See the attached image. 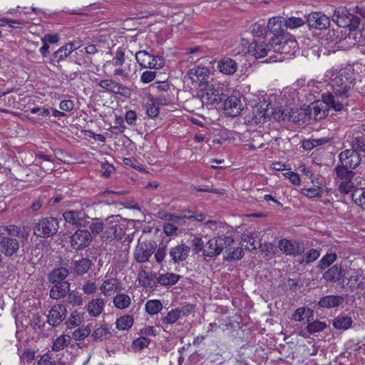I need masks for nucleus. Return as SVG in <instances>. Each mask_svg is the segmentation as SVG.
Instances as JSON below:
<instances>
[{
	"label": "nucleus",
	"instance_id": "obj_1",
	"mask_svg": "<svg viewBox=\"0 0 365 365\" xmlns=\"http://www.w3.org/2000/svg\"><path fill=\"white\" fill-rule=\"evenodd\" d=\"M324 81H328L327 87H330L331 92L327 90V93L321 96V101L325 107L321 105V112L324 117L328 115L329 109L341 111L344 108V101L347 98V92L353 82L352 73L346 68L339 71L335 69L328 70L324 76ZM322 115V113H321Z\"/></svg>",
	"mask_w": 365,
	"mask_h": 365
},
{
	"label": "nucleus",
	"instance_id": "obj_2",
	"mask_svg": "<svg viewBox=\"0 0 365 365\" xmlns=\"http://www.w3.org/2000/svg\"><path fill=\"white\" fill-rule=\"evenodd\" d=\"M201 101L207 106L217 105L222 101L225 95L223 86L217 82L205 83L200 91Z\"/></svg>",
	"mask_w": 365,
	"mask_h": 365
},
{
	"label": "nucleus",
	"instance_id": "obj_3",
	"mask_svg": "<svg viewBox=\"0 0 365 365\" xmlns=\"http://www.w3.org/2000/svg\"><path fill=\"white\" fill-rule=\"evenodd\" d=\"M334 19L333 21L339 27L348 28L350 31H356L360 24V19L351 14L349 10L344 6H339L334 11Z\"/></svg>",
	"mask_w": 365,
	"mask_h": 365
},
{
	"label": "nucleus",
	"instance_id": "obj_4",
	"mask_svg": "<svg viewBox=\"0 0 365 365\" xmlns=\"http://www.w3.org/2000/svg\"><path fill=\"white\" fill-rule=\"evenodd\" d=\"M337 178L340 180L339 187L341 193L348 195L352 193L356 188V180L354 176L356 173L344 168H335Z\"/></svg>",
	"mask_w": 365,
	"mask_h": 365
},
{
	"label": "nucleus",
	"instance_id": "obj_5",
	"mask_svg": "<svg viewBox=\"0 0 365 365\" xmlns=\"http://www.w3.org/2000/svg\"><path fill=\"white\" fill-rule=\"evenodd\" d=\"M233 242L232 237L220 236L213 237L205 245L203 255L207 257L219 255L224 249L230 246Z\"/></svg>",
	"mask_w": 365,
	"mask_h": 365
},
{
	"label": "nucleus",
	"instance_id": "obj_6",
	"mask_svg": "<svg viewBox=\"0 0 365 365\" xmlns=\"http://www.w3.org/2000/svg\"><path fill=\"white\" fill-rule=\"evenodd\" d=\"M57 219L48 217L40 220L34 227V234L41 237H49L54 235L58 230Z\"/></svg>",
	"mask_w": 365,
	"mask_h": 365
},
{
	"label": "nucleus",
	"instance_id": "obj_7",
	"mask_svg": "<svg viewBox=\"0 0 365 365\" xmlns=\"http://www.w3.org/2000/svg\"><path fill=\"white\" fill-rule=\"evenodd\" d=\"M135 59L140 66L145 68L159 69L165 65V60L163 57L154 56L145 50L136 52Z\"/></svg>",
	"mask_w": 365,
	"mask_h": 365
},
{
	"label": "nucleus",
	"instance_id": "obj_8",
	"mask_svg": "<svg viewBox=\"0 0 365 365\" xmlns=\"http://www.w3.org/2000/svg\"><path fill=\"white\" fill-rule=\"evenodd\" d=\"M271 46L273 48L274 52L279 53L291 57L294 55L298 46L296 40L292 38L284 37L275 41L274 38L270 39Z\"/></svg>",
	"mask_w": 365,
	"mask_h": 365
},
{
	"label": "nucleus",
	"instance_id": "obj_9",
	"mask_svg": "<svg viewBox=\"0 0 365 365\" xmlns=\"http://www.w3.org/2000/svg\"><path fill=\"white\" fill-rule=\"evenodd\" d=\"M98 86L108 93L119 95L125 98H129L132 93L129 87L113 79L101 80L98 83Z\"/></svg>",
	"mask_w": 365,
	"mask_h": 365
},
{
	"label": "nucleus",
	"instance_id": "obj_10",
	"mask_svg": "<svg viewBox=\"0 0 365 365\" xmlns=\"http://www.w3.org/2000/svg\"><path fill=\"white\" fill-rule=\"evenodd\" d=\"M157 247L154 241L138 242L134 252L135 259L140 263L147 262Z\"/></svg>",
	"mask_w": 365,
	"mask_h": 365
},
{
	"label": "nucleus",
	"instance_id": "obj_11",
	"mask_svg": "<svg viewBox=\"0 0 365 365\" xmlns=\"http://www.w3.org/2000/svg\"><path fill=\"white\" fill-rule=\"evenodd\" d=\"M339 159L341 165L337 168H344L347 170L349 168H356L360 165L361 160L360 154L351 148H347L341 152L339 155Z\"/></svg>",
	"mask_w": 365,
	"mask_h": 365
},
{
	"label": "nucleus",
	"instance_id": "obj_12",
	"mask_svg": "<svg viewBox=\"0 0 365 365\" xmlns=\"http://www.w3.org/2000/svg\"><path fill=\"white\" fill-rule=\"evenodd\" d=\"M92 241L91 234L86 230H78L71 237V247L81 250L88 247Z\"/></svg>",
	"mask_w": 365,
	"mask_h": 365
},
{
	"label": "nucleus",
	"instance_id": "obj_13",
	"mask_svg": "<svg viewBox=\"0 0 365 365\" xmlns=\"http://www.w3.org/2000/svg\"><path fill=\"white\" fill-rule=\"evenodd\" d=\"M337 37L338 35L334 29H325L321 31V46L324 47V55L336 51Z\"/></svg>",
	"mask_w": 365,
	"mask_h": 365
},
{
	"label": "nucleus",
	"instance_id": "obj_14",
	"mask_svg": "<svg viewBox=\"0 0 365 365\" xmlns=\"http://www.w3.org/2000/svg\"><path fill=\"white\" fill-rule=\"evenodd\" d=\"M267 29L273 34L275 41L284 38V31L287 29L285 19L281 16H274L269 19Z\"/></svg>",
	"mask_w": 365,
	"mask_h": 365
},
{
	"label": "nucleus",
	"instance_id": "obj_15",
	"mask_svg": "<svg viewBox=\"0 0 365 365\" xmlns=\"http://www.w3.org/2000/svg\"><path fill=\"white\" fill-rule=\"evenodd\" d=\"M63 216L66 222L85 227L88 225L89 217L83 211L69 210L63 212Z\"/></svg>",
	"mask_w": 365,
	"mask_h": 365
},
{
	"label": "nucleus",
	"instance_id": "obj_16",
	"mask_svg": "<svg viewBox=\"0 0 365 365\" xmlns=\"http://www.w3.org/2000/svg\"><path fill=\"white\" fill-rule=\"evenodd\" d=\"M224 110L226 115L235 117L242 110V104L240 98L235 96L227 97L224 101Z\"/></svg>",
	"mask_w": 365,
	"mask_h": 365
},
{
	"label": "nucleus",
	"instance_id": "obj_17",
	"mask_svg": "<svg viewBox=\"0 0 365 365\" xmlns=\"http://www.w3.org/2000/svg\"><path fill=\"white\" fill-rule=\"evenodd\" d=\"M67 310L63 304H56L50 310L48 322L53 327L59 325L66 316Z\"/></svg>",
	"mask_w": 365,
	"mask_h": 365
},
{
	"label": "nucleus",
	"instance_id": "obj_18",
	"mask_svg": "<svg viewBox=\"0 0 365 365\" xmlns=\"http://www.w3.org/2000/svg\"><path fill=\"white\" fill-rule=\"evenodd\" d=\"M119 216H110L105 220L106 230L102 234L103 239L116 238L118 235L117 233Z\"/></svg>",
	"mask_w": 365,
	"mask_h": 365
},
{
	"label": "nucleus",
	"instance_id": "obj_19",
	"mask_svg": "<svg viewBox=\"0 0 365 365\" xmlns=\"http://www.w3.org/2000/svg\"><path fill=\"white\" fill-rule=\"evenodd\" d=\"M190 247L185 244L178 245L170 250V256L175 263L185 260L189 256Z\"/></svg>",
	"mask_w": 365,
	"mask_h": 365
},
{
	"label": "nucleus",
	"instance_id": "obj_20",
	"mask_svg": "<svg viewBox=\"0 0 365 365\" xmlns=\"http://www.w3.org/2000/svg\"><path fill=\"white\" fill-rule=\"evenodd\" d=\"M2 253L6 257H11L19 250V242L17 239L6 237L0 244Z\"/></svg>",
	"mask_w": 365,
	"mask_h": 365
},
{
	"label": "nucleus",
	"instance_id": "obj_21",
	"mask_svg": "<svg viewBox=\"0 0 365 365\" xmlns=\"http://www.w3.org/2000/svg\"><path fill=\"white\" fill-rule=\"evenodd\" d=\"M279 248L286 255H299L302 252V247L299 242L286 239L279 242Z\"/></svg>",
	"mask_w": 365,
	"mask_h": 365
},
{
	"label": "nucleus",
	"instance_id": "obj_22",
	"mask_svg": "<svg viewBox=\"0 0 365 365\" xmlns=\"http://www.w3.org/2000/svg\"><path fill=\"white\" fill-rule=\"evenodd\" d=\"M210 74V71L206 67L196 66L189 70L188 76L193 83H201L206 81Z\"/></svg>",
	"mask_w": 365,
	"mask_h": 365
},
{
	"label": "nucleus",
	"instance_id": "obj_23",
	"mask_svg": "<svg viewBox=\"0 0 365 365\" xmlns=\"http://www.w3.org/2000/svg\"><path fill=\"white\" fill-rule=\"evenodd\" d=\"M344 272L341 267L334 265L329 268L323 274V278L329 282H336L342 280L341 283L344 282Z\"/></svg>",
	"mask_w": 365,
	"mask_h": 365
},
{
	"label": "nucleus",
	"instance_id": "obj_24",
	"mask_svg": "<svg viewBox=\"0 0 365 365\" xmlns=\"http://www.w3.org/2000/svg\"><path fill=\"white\" fill-rule=\"evenodd\" d=\"M54 285L50 290V297L53 299H59L67 295L70 290V283L68 282L53 283Z\"/></svg>",
	"mask_w": 365,
	"mask_h": 365
},
{
	"label": "nucleus",
	"instance_id": "obj_25",
	"mask_svg": "<svg viewBox=\"0 0 365 365\" xmlns=\"http://www.w3.org/2000/svg\"><path fill=\"white\" fill-rule=\"evenodd\" d=\"M92 262L88 258H82L72 262L71 270L76 275L82 276L91 267Z\"/></svg>",
	"mask_w": 365,
	"mask_h": 365
},
{
	"label": "nucleus",
	"instance_id": "obj_26",
	"mask_svg": "<svg viewBox=\"0 0 365 365\" xmlns=\"http://www.w3.org/2000/svg\"><path fill=\"white\" fill-rule=\"evenodd\" d=\"M217 68L224 74L232 75L237 71V64L230 58H224L218 61Z\"/></svg>",
	"mask_w": 365,
	"mask_h": 365
},
{
	"label": "nucleus",
	"instance_id": "obj_27",
	"mask_svg": "<svg viewBox=\"0 0 365 365\" xmlns=\"http://www.w3.org/2000/svg\"><path fill=\"white\" fill-rule=\"evenodd\" d=\"M346 143H348L351 149L359 153H365V138L359 133L356 135H348Z\"/></svg>",
	"mask_w": 365,
	"mask_h": 365
},
{
	"label": "nucleus",
	"instance_id": "obj_28",
	"mask_svg": "<svg viewBox=\"0 0 365 365\" xmlns=\"http://www.w3.org/2000/svg\"><path fill=\"white\" fill-rule=\"evenodd\" d=\"M120 287V283L115 278H111L105 280L100 287L101 293L105 296H111L114 294Z\"/></svg>",
	"mask_w": 365,
	"mask_h": 365
},
{
	"label": "nucleus",
	"instance_id": "obj_29",
	"mask_svg": "<svg viewBox=\"0 0 365 365\" xmlns=\"http://www.w3.org/2000/svg\"><path fill=\"white\" fill-rule=\"evenodd\" d=\"M344 301V298L339 295H329L321 298V307L328 309L334 308L341 305Z\"/></svg>",
	"mask_w": 365,
	"mask_h": 365
},
{
	"label": "nucleus",
	"instance_id": "obj_30",
	"mask_svg": "<svg viewBox=\"0 0 365 365\" xmlns=\"http://www.w3.org/2000/svg\"><path fill=\"white\" fill-rule=\"evenodd\" d=\"M104 304V301L102 299H92L87 305V311L91 316L98 317L102 313Z\"/></svg>",
	"mask_w": 365,
	"mask_h": 365
},
{
	"label": "nucleus",
	"instance_id": "obj_31",
	"mask_svg": "<svg viewBox=\"0 0 365 365\" xmlns=\"http://www.w3.org/2000/svg\"><path fill=\"white\" fill-rule=\"evenodd\" d=\"M68 275V269L65 267L54 269L48 274V281L51 283H60L66 282L64 279Z\"/></svg>",
	"mask_w": 365,
	"mask_h": 365
},
{
	"label": "nucleus",
	"instance_id": "obj_32",
	"mask_svg": "<svg viewBox=\"0 0 365 365\" xmlns=\"http://www.w3.org/2000/svg\"><path fill=\"white\" fill-rule=\"evenodd\" d=\"M329 142V140L327 139H322L321 138V150H323V157H325L327 158V163H333L334 161V154L336 153V148L334 145L329 143L327 147L326 150L327 152H324L325 148L324 145Z\"/></svg>",
	"mask_w": 365,
	"mask_h": 365
},
{
	"label": "nucleus",
	"instance_id": "obj_33",
	"mask_svg": "<svg viewBox=\"0 0 365 365\" xmlns=\"http://www.w3.org/2000/svg\"><path fill=\"white\" fill-rule=\"evenodd\" d=\"M252 43H255L253 53L257 58L264 57L270 50V46L263 41H256Z\"/></svg>",
	"mask_w": 365,
	"mask_h": 365
},
{
	"label": "nucleus",
	"instance_id": "obj_34",
	"mask_svg": "<svg viewBox=\"0 0 365 365\" xmlns=\"http://www.w3.org/2000/svg\"><path fill=\"white\" fill-rule=\"evenodd\" d=\"M181 315L180 309H173L168 314L161 319L162 323L165 327H163L164 330L167 329L168 325L174 324Z\"/></svg>",
	"mask_w": 365,
	"mask_h": 365
},
{
	"label": "nucleus",
	"instance_id": "obj_35",
	"mask_svg": "<svg viewBox=\"0 0 365 365\" xmlns=\"http://www.w3.org/2000/svg\"><path fill=\"white\" fill-rule=\"evenodd\" d=\"M180 279V275L167 272L164 274H160L158 278V282L163 286H172L175 284Z\"/></svg>",
	"mask_w": 365,
	"mask_h": 365
},
{
	"label": "nucleus",
	"instance_id": "obj_36",
	"mask_svg": "<svg viewBox=\"0 0 365 365\" xmlns=\"http://www.w3.org/2000/svg\"><path fill=\"white\" fill-rule=\"evenodd\" d=\"M125 63V53L122 50H118L111 61H106L103 67L110 70V67H120Z\"/></svg>",
	"mask_w": 365,
	"mask_h": 365
},
{
	"label": "nucleus",
	"instance_id": "obj_37",
	"mask_svg": "<svg viewBox=\"0 0 365 365\" xmlns=\"http://www.w3.org/2000/svg\"><path fill=\"white\" fill-rule=\"evenodd\" d=\"M134 322L133 317L130 315H124L118 318L115 322L116 328L118 330H128Z\"/></svg>",
	"mask_w": 365,
	"mask_h": 365
},
{
	"label": "nucleus",
	"instance_id": "obj_38",
	"mask_svg": "<svg viewBox=\"0 0 365 365\" xmlns=\"http://www.w3.org/2000/svg\"><path fill=\"white\" fill-rule=\"evenodd\" d=\"M111 335V332L110 331V328L107 326H101L97 328L91 334V337L94 340H100L102 341L104 339H108Z\"/></svg>",
	"mask_w": 365,
	"mask_h": 365
},
{
	"label": "nucleus",
	"instance_id": "obj_39",
	"mask_svg": "<svg viewBox=\"0 0 365 365\" xmlns=\"http://www.w3.org/2000/svg\"><path fill=\"white\" fill-rule=\"evenodd\" d=\"M113 302L116 308L122 309L129 307L130 298L125 294H118L114 297Z\"/></svg>",
	"mask_w": 365,
	"mask_h": 365
},
{
	"label": "nucleus",
	"instance_id": "obj_40",
	"mask_svg": "<svg viewBox=\"0 0 365 365\" xmlns=\"http://www.w3.org/2000/svg\"><path fill=\"white\" fill-rule=\"evenodd\" d=\"M71 341L69 335H61L53 343L52 350L58 351L66 347Z\"/></svg>",
	"mask_w": 365,
	"mask_h": 365
},
{
	"label": "nucleus",
	"instance_id": "obj_41",
	"mask_svg": "<svg viewBox=\"0 0 365 365\" xmlns=\"http://www.w3.org/2000/svg\"><path fill=\"white\" fill-rule=\"evenodd\" d=\"M145 310L150 314L154 315L160 312L163 309V304L160 300L152 299L148 300L145 304Z\"/></svg>",
	"mask_w": 365,
	"mask_h": 365
},
{
	"label": "nucleus",
	"instance_id": "obj_42",
	"mask_svg": "<svg viewBox=\"0 0 365 365\" xmlns=\"http://www.w3.org/2000/svg\"><path fill=\"white\" fill-rule=\"evenodd\" d=\"M353 201L358 205L365 209V189L357 188L351 193Z\"/></svg>",
	"mask_w": 365,
	"mask_h": 365
},
{
	"label": "nucleus",
	"instance_id": "obj_43",
	"mask_svg": "<svg viewBox=\"0 0 365 365\" xmlns=\"http://www.w3.org/2000/svg\"><path fill=\"white\" fill-rule=\"evenodd\" d=\"M38 365H65V363L60 359H56L53 357V354L48 353L41 356Z\"/></svg>",
	"mask_w": 365,
	"mask_h": 365
},
{
	"label": "nucleus",
	"instance_id": "obj_44",
	"mask_svg": "<svg viewBox=\"0 0 365 365\" xmlns=\"http://www.w3.org/2000/svg\"><path fill=\"white\" fill-rule=\"evenodd\" d=\"M5 232H7L8 236L10 237L15 238L16 237H19L21 235V237L23 239H26L28 236V233L25 232H21L20 227L16 225H9L4 226Z\"/></svg>",
	"mask_w": 365,
	"mask_h": 365
},
{
	"label": "nucleus",
	"instance_id": "obj_45",
	"mask_svg": "<svg viewBox=\"0 0 365 365\" xmlns=\"http://www.w3.org/2000/svg\"><path fill=\"white\" fill-rule=\"evenodd\" d=\"M352 324L351 317H339L333 321V325L338 329H347Z\"/></svg>",
	"mask_w": 365,
	"mask_h": 365
},
{
	"label": "nucleus",
	"instance_id": "obj_46",
	"mask_svg": "<svg viewBox=\"0 0 365 365\" xmlns=\"http://www.w3.org/2000/svg\"><path fill=\"white\" fill-rule=\"evenodd\" d=\"M91 329L88 326H83L76 329L73 333L72 337L74 340L80 341L83 340L91 334Z\"/></svg>",
	"mask_w": 365,
	"mask_h": 365
},
{
	"label": "nucleus",
	"instance_id": "obj_47",
	"mask_svg": "<svg viewBox=\"0 0 365 365\" xmlns=\"http://www.w3.org/2000/svg\"><path fill=\"white\" fill-rule=\"evenodd\" d=\"M150 343V339L146 336H140L133 341L132 346L135 351H139L147 347Z\"/></svg>",
	"mask_w": 365,
	"mask_h": 365
},
{
	"label": "nucleus",
	"instance_id": "obj_48",
	"mask_svg": "<svg viewBox=\"0 0 365 365\" xmlns=\"http://www.w3.org/2000/svg\"><path fill=\"white\" fill-rule=\"evenodd\" d=\"M274 118H277L278 120H284L285 119H292L293 120H295V118H293L292 109L289 108H284L281 110H279L277 112L275 113Z\"/></svg>",
	"mask_w": 365,
	"mask_h": 365
},
{
	"label": "nucleus",
	"instance_id": "obj_49",
	"mask_svg": "<svg viewBox=\"0 0 365 365\" xmlns=\"http://www.w3.org/2000/svg\"><path fill=\"white\" fill-rule=\"evenodd\" d=\"M91 234L97 235L100 234L105 229V220L99 221L98 219L89 225Z\"/></svg>",
	"mask_w": 365,
	"mask_h": 365
},
{
	"label": "nucleus",
	"instance_id": "obj_50",
	"mask_svg": "<svg viewBox=\"0 0 365 365\" xmlns=\"http://www.w3.org/2000/svg\"><path fill=\"white\" fill-rule=\"evenodd\" d=\"M287 29H297L304 24V20L298 17H290L288 19H285Z\"/></svg>",
	"mask_w": 365,
	"mask_h": 365
},
{
	"label": "nucleus",
	"instance_id": "obj_51",
	"mask_svg": "<svg viewBox=\"0 0 365 365\" xmlns=\"http://www.w3.org/2000/svg\"><path fill=\"white\" fill-rule=\"evenodd\" d=\"M337 259V255L335 252L327 253L321 259V269L323 267H329L333 264Z\"/></svg>",
	"mask_w": 365,
	"mask_h": 365
},
{
	"label": "nucleus",
	"instance_id": "obj_52",
	"mask_svg": "<svg viewBox=\"0 0 365 365\" xmlns=\"http://www.w3.org/2000/svg\"><path fill=\"white\" fill-rule=\"evenodd\" d=\"M72 52V48H68V46L66 44L62 47H61L58 50H57L54 53V57L58 58V61L64 60L69 54Z\"/></svg>",
	"mask_w": 365,
	"mask_h": 365
},
{
	"label": "nucleus",
	"instance_id": "obj_53",
	"mask_svg": "<svg viewBox=\"0 0 365 365\" xmlns=\"http://www.w3.org/2000/svg\"><path fill=\"white\" fill-rule=\"evenodd\" d=\"M307 21L309 28L317 29L319 25V14L318 12L311 13L308 15Z\"/></svg>",
	"mask_w": 365,
	"mask_h": 365
},
{
	"label": "nucleus",
	"instance_id": "obj_54",
	"mask_svg": "<svg viewBox=\"0 0 365 365\" xmlns=\"http://www.w3.org/2000/svg\"><path fill=\"white\" fill-rule=\"evenodd\" d=\"M228 255L226 257L227 260H238L240 259L243 257V250L241 247H237L231 251L230 249L228 250ZM227 252V250L226 251Z\"/></svg>",
	"mask_w": 365,
	"mask_h": 365
},
{
	"label": "nucleus",
	"instance_id": "obj_55",
	"mask_svg": "<svg viewBox=\"0 0 365 365\" xmlns=\"http://www.w3.org/2000/svg\"><path fill=\"white\" fill-rule=\"evenodd\" d=\"M158 215L160 219H163L167 221L174 222L175 223H180V221L182 220L181 217H178L165 212H159L158 213Z\"/></svg>",
	"mask_w": 365,
	"mask_h": 365
},
{
	"label": "nucleus",
	"instance_id": "obj_56",
	"mask_svg": "<svg viewBox=\"0 0 365 365\" xmlns=\"http://www.w3.org/2000/svg\"><path fill=\"white\" fill-rule=\"evenodd\" d=\"M252 33L254 36L261 37L265 35V28L264 23L257 22L252 26Z\"/></svg>",
	"mask_w": 365,
	"mask_h": 365
},
{
	"label": "nucleus",
	"instance_id": "obj_57",
	"mask_svg": "<svg viewBox=\"0 0 365 365\" xmlns=\"http://www.w3.org/2000/svg\"><path fill=\"white\" fill-rule=\"evenodd\" d=\"M147 114L150 118H155L159 114V108L156 106L155 102L153 100L148 104Z\"/></svg>",
	"mask_w": 365,
	"mask_h": 365
},
{
	"label": "nucleus",
	"instance_id": "obj_58",
	"mask_svg": "<svg viewBox=\"0 0 365 365\" xmlns=\"http://www.w3.org/2000/svg\"><path fill=\"white\" fill-rule=\"evenodd\" d=\"M82 289L84 294H92L97 290V286L94 282L87 281L85 284H83Z\"/></svg>",
	"mask_w": 365,
	"mask_h": 365
},
{
	"label": "nucleus",
	"instance_id": "obj_59",
	"mask_svg": "<svg viewBox=\"0 0 365 365\" xmlns=\"http://www.w3.org/2000/svg\"><path fill=\"white\" fill-rule=\"evenodd\" d=\"M68 302L75 306L83 304V299L77 293H70L68 296Z\"/></svg>",
	"mask_w": 365,
	"mask_h": 365
},
{
	"label": "nucleus",
	"instance_id": "obj_60",
	"mask_svg": "<svg viewBox=\"0 0 365 365\" xmlns=\"http://www.w3.org/2000/svg\"><path fill=\"white\" fill-rule=\"evenodd\" d=\"M192 246L194 252L196 254H198L200 252H203V247H204V242L202 240L200 237H195L192 240Z\"/></svg>",
	"mask_w": 365,
	"mask_h": 365
},
{
	"label": "nucleus",
	"instance_id": "obj_61",
	"mask_svg": "<svg viewBox=\"0 0 365 365\" xmlns=\"http://www.w3.org/2000/svg\"><path fill=\"white\" fill-rule=\"evenodd\" d=\"M155 76V71H146L142 73L140 76V81L144 83H148L154 80Z\"/></svg>",
	"mask_w": 365,
	"mask_h": 365
},
{
	"label": "nucleus",
	"instance_id": "obj_62",
	"mask_svg": "<svg viewBox=\"0 0 365 365\" xmlns=\"http://www.w3.org/2000/svg\"><path fill=\"white\" fill-rule=\"evenodd\" d=\"M81 322V317L76 312H73L67 322L69 327L78 326Z\"/></svg>",
	"mask_w": 365,
	"mask_h": 365
},
{
	"label": "nucleus",
	"instance_id": "obj_63",
	"mask_svg": "<svg viewBox=\"0 0 365 365\" xmlns=\"http://www.w3.org/2000/svg\"><path fill=\"white\" fill-rule=\"evenodd\" d=\"M243 241L247 243L245 245V249L247 250H255L257 247L256 240L252 236L247 235L243 238Z\"/></svg>",
	"mask_w": 365,
	"mask_h": 365
},
{
	"label": "nucleus",
	"instance_id": "obj_64",
	"mask_svg": "<svg viewBox=\"0 0 365 365\" xmlns=\"http://www.w3.org/2000/svg\"><path fill=\"white\" fill-rule=\"evenodd\" d=\"M125 120L128 124L130 125H135L137 120L136 113L133 110H128L125 113Z\"/></svg>",
	"mask_w": 365,
	"mask_h": 365
}]
</instances>
